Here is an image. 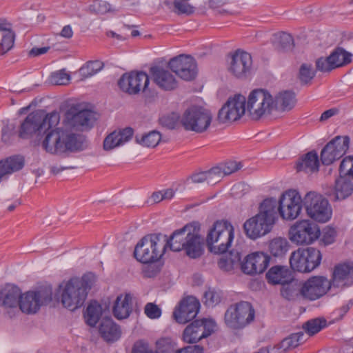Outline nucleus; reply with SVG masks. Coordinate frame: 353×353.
<instances>
[{"label":"nucleus","mask_w":353,"mask_h":353,"mask_svg":"<svg viewBox=\"0 0 353 353\" xmlns=\"http://www.w3.org/2000/svg\"><path fill=\"white\" fill-rule=\"evenodd\" d=\"M70 80V74L64 70L52 72L50 77V83L54 85H67Z\"/></svg>","instance_id":"nucleus-50"},{"label":"nucleus","mask_w":353,"mask_h":353,"mask_svg":"<svg viewBox=\"0 0 353 353\" xmlns=\"http://www.w3.org/2000/svg\"><path fill=\"white\" fill-rule=\"evenodd\" d=\"M303 206V199L299 192L296 190H289L281 194L278 211L283 219L292 221L300 215Z\"/></svg>","instance_id":"nucleus-13"},{"label":"nucleus","mask_w":353,"mask_h":353,"mask_svg":"<svg viewBox=\"0 0 353 353\" xmlns=\"http://www.w3.org/2000/svg\"><path fill=\"white\" fill-rule=\"evenodd\" d=\"M15 34L13 31H8L2 34V39L0 42V55H3L10 50L14 43Z\"/></svg>","instance_id":"nucleus-45"},{"label":"nucleus","mask_w":353,"mask_h":353,"mask_svg":"<svg viewBox=\"0 0 353 353\" xmlns=\"http://www.w3.org/2000/svg\"><path fill=\"white\" fill-rule=\"evenodd\" d=\"M150 74L157 85L165 91H170L178 87V81L172 73L162 67L154 66L150 68Z\"/></svg>","instance_id":"nucleus-22"},{"label":"nucleus","mask_w":353,"mask_h":353,"mask_svg":"<svg viewBox=\"0 0 353 353\" xmlns=\"http://www.w3.org/2000/svg\"><path fill=\"white\" fill-rule=\"evenodd\" d=\"M255 317V310L248 301H240L230 305L225 313L224 320L228 327L239 330L250 324Z\"/></svg>","instance_id":"nucleus-10"},{"label":"nucleus","mask_w":353,"mask_h":353,"mask_svg":"<svg viewBox=\"0 0 353 353\" xmlns=\"http://www.w3.org/2000/svg\"><path fill=\"white\" fill-rule=\"evenodd\" d=\"M252 59L251 54L242 50H236L228 59V72L237 79H245L252 72Z\"/></svg>","instance_id":"nucleus-15"},{"label":"nucleus","mask_w":353,"mask_h":353,"mask_svg":"<svg viewBox=\"0 0 353 353\" xmlns=\"http://www.w3.org/2000/svg\"><path fill=\"white\" fill-rule=\"evenodd\" d=\"M247 112L252 120L257 121L273 113L272 95L265 89H255L246 100Z\"/></svg>","instance_id":"nucleus-7"},{"label":"nucleus","mask_w":353,"mask_h":353,"mask_svg":"<svg viewBox=\"0 0 353 353\" xmlns=\"http://www.w3.org/2000/svg\"><path fill=\"white\" fill-rule=\"evenodd\" d=\"M195 227L194 224H188L183 228L175 230L166 245H168L170 248L174 252L182 250L185 246V241L190 236Z\"/></svg>","instance_id":"nucleus-26"},{"label":"nucleus","mask_w":353,"mask_h":353,"mask_svg":"<svg viewBox=\"0 0 353 353\" xmlns=\"http://www.w3.org/2000/svg\"><path fill=\"white\" fill-rule=\"evenodd\" d=\"M189 313L185 311L184 308H182L181 305L179 307L173 312V317L179 323L184 324L194 319L193 317H189Z\"/></svg>","instance_id":"nucleus-56"},{"label":"nucleus","mask_w":353,"mask_h":353,"mask_svg":"<svg viewBox=\"0 0 353 353\" xmlns=\"http://www.w3.org/2000/svg\"><path fill=\"white\" fill-rule=\"evenodd\" d=\"M330 287L331 282L325 277L312 276L303 283L301 294L307 299L316 300L324 295Z\"/></svg>","instance_id":"nucleus-19"},{"label":"nucleus","mask_w":353,"mask_h":353,"mask_svg":"<svg viewBox=\"0 0 353 353\" xmlns=\"http://www.w3.org/2000/svg\"><path fill=\"white\" fill-rule=\"evenodd\" d=\"M352 305L353 302L350 301L347 305H343L341 307L335 310L334 312L335 317L332 319V323L342 319Z\"/></svg>","instance_id":"nucleus-60"},{"label":"nucleus","mask_w":353,"mask_h":353,"mask_svg":"<svg viewBox=\"0 0 353 353\" xmlns=\"http://www.w3.org/2000/svg\"><path fill=\"white\" fill-rule=\"evenodd\" d=\"M150 80L143 72H132L124 74L118 82L121 90L130 94H136L141 90L145 92Z\"/></svg>","instance_id":"nucleus-18"},{"label":"nucleus","mask_w":353,"mask_h":353,"mask_svg":"<svg viewBox=\"0 0 353 353\" xmlns=\"http://www.w3.org/2000/svg\"><path fill=\"white\" fill-rule=\"evenodd\" d=\"M132 297L130 294L120 295L115 301L113 313L118 319H123L129 316L132 311Z\"/></svg>","instance_id":"nucleus-34"},{"label":"nucleus","mask_w":353,"mask_h":353,"mask_svg":"<svg viewBox=\"0 0 353 353\" xmlns=\"http://www.w3.org/2000/svg\"><path fill=\"white\" fill-rule=\"evenodd\" d=\"M215 323L211 319L196 320L183 331V339L188 343H196L210 336L214 330Z\"/></svg>","instance_id":"nucleus-16"},{"label":"nucleus","mask_w":353,"mask_h":353,"mask_svg":"<svg viewBox=\"0 0 353 353\" xmlns=\"http://www.w3.org/2000/svg\"><path fill=\"white\" fill-rule=\"evenodd\" d=\"M204 304L208 307H213L221 302V294L214 289H209L204 294Z\"/></svg>","instance_id":"nucleus-49"},{"label":"nucleus","mask_w":353,"mask_h":353,"mask_svg":"<svg viewBox=\"0 0 353 353\" xmlns=\"http://www.w3.org/2000/svg\"><path fill=\"white\" fill-rule=\"evenodd\" d=\"M103 68V62L96 60L88 61L79 70L82 79H87L96 74Z\"/></svg>","instance_id":"nucleus-41"},{"label":"nucleus","mask_w":353,"mask_h":353,"mask_svg":"<svg viewBox=\"0 0 353 353\" xmlns=\"http://www.w3.org/2000/svg\"><path fill=\"white\" fill-rule=\"evenodd\" d=\"M350 139L347 136H336L332 139V161L342 157L349 148Z\"/></svg>","instance_id":"nucleus-35"},{"label":"nucleus","mask_w":353,"mask_h":353,"mask_svg":"<svg viewBox=\"0 0 353 353\" xmlns=\"http://www.w3.org/2000/svg\"><path fill=\"white\" fill-rule=\"evenodd\" d=\"M305 341L304 334L301 332L294 333L283 339L276 345L273 350L274 353H285L292 349L296 347Z\"/></svg>","instance_id":"nucleus-33"},{"label":"nucleus","mask_w":353,"mask_h":353,"mask_svg":"<svg viewBox=\"0 0 353 353\" xmlns=\"http://www.w3.org/2000/svg\"><path fill=\"white\" fill-rule=\"evenodd\" d=\"M321 261V252L313 247L299 248L290 257L291 268L300 272H312L320 265Z\"/></svg>","instance_id":"nucleus-11"},{"label":"nucleus","mask_w":353,"mask_h":353,"mask_svg":"<svg viewBox=\"0 0 353 353\" xmlns=\"http://www.w3.org/2000/svg\"><path fill=\"white\" fill-rule=\"evenodd\" d=\"M317 70L322 72H329L331 70V54L325 57H320L316 61Z\"/></svg>","instance_id":"nucleus-57"},{"label":"nucleus","mask_w":353,"mask_h":353,"mask_svg":"<svg viewBox=\"0 0 353 353\" xmlns=\"http://www.w3.org/2000/svg\"><path fill=\"white\" fill-rule=\"evenodd\" d=\"M321 162L325 165L331 164V141L327 143L321 152Z\"/></svg>","instance_id":"nucleus-58"},{"label":"nucleus","mask_w":353,"mask_h":353,"mask_svg":"<svg viewBox=\"0 0 353 353\" xmlns=\"http://www.w3.org/2000/svg\"><path fill=\"white\" fill-rule=\"evenodd\" d=\"M14 126H10L8 124L3 126L1 130V140L3 143L6 144L10 143L11 138L14 134Z\"/></svg>","instance_id":"nucleus-62"},{"label":"nucleus","mask_w":353,"mask_h":353,"mask_svg":"<svg viewBox=\"0 0 353 353\" xmlns=\"http://www.w3.org/2000/svg\"><path fill=\"white\" fill-rule=\"evenodd\" d=\"M99 330L101 336L107 341H115L121 334L119 326L110 318H104L101 320Z\"/></svg>","instance_id":"nucleus-30"},{"label":"nucleus","mask_w":353,"mask_h":353,"mask_svg":"<svg viewBox=\"0 0 353 353\" xmlns=\"http://www.w3.org/2000/svg\"><path fill=\"white\" fill-rule=\"evenodd\" d=\"M133 135V130L126 128L119 131H114L108 135L103 141L105 150H110L129 141Z\"/></svg>","instance_id":"nucleus-28"},{"label":"nucleus","mask_w":353,"mask_h":353,"mask_svg":"<svg viewBox=\"0 0 353 353\" xmlns=\"http://www.w3.org/2000/svg\"><path fill=\"white\" fill-rule=\"evenodd\" d=\"M89 11L92 13L104 14L112 11L111 6L105 1H94L89 6Z\"/></svg>","instance_id":"nucleus-53"},{"label":"nucleus","mask_w":353,"mask_h":353,"mask_svg":"<svg viewBox=\"0 0 353 353\" xmlns=\"http://www.w3.org/2000/svg\"><path fill=\"white\" fill-rule=\"evenodd\" d=\"M144 312L145 315L151 319H158L161 315V310L158 305L153 303H148L144 307Z\"/></svg>","instance_id":"nucleus-55"},{"label":"nucleus","mask_w":353,"mask_h":353,"mask_svg":"<svg viewBox=\"0 0 353 353\" xmlns=\"http://www.w3.org/2000/svg\"><path fill=\"white\" fill-rule=\"evenodd\" d=\"M206 183L208 185H214L219 182L223 177V173L220 167H214L205 171Z\"/></svg>","instance_id":"nucleus-52"},{"label":"nucleus","mask_w":353,"mask_h":353,"mask_svg":"<svg viewBox=\"0 0 353 353\" xmlns=\"http://www.w3.org/2000/svg\"><path fill=\"white\" fill-rule=\"evenodd\" d=\"M246 98L240 94L230 97L220 109L218 119L221 123L233 122L240 119L246 112Z\"/></svg>","instance_id":"nucleus-14"},{"label":"nucleus","mask_w":353,"mask_h":353,"mask_svg":"<svg viewBox=\"0 0 353 353\" xmlns=\"http://www.w3.org/2000/svg\"><path fill=\"white\" fill-rule=\"evenodd\" d=\"M59 121L60 115L56 111L49 114L42 111L33 112L21 123L19 136L28 139L37 132L43 131L45 136L41 147L51 154L62 155L85 150L87 147L85 137L67 129L57 128Z\"/></svg>","instance_id":"nucleus-1"},{"label":"nucleus","mask_w":353,"mask_h":353,"mask_svg":"<svg viewBox=\"0 0 353 353\" xmlns=\"http://www.w3.org/2000/svg\"><path fill=\"white\" fill-rule=\"evenodd\" d=\"M21 292L16 285L6 284L0 288V305L6 308L17 307L19 305Z\"/></svg>","instance_id":"nucleus-25"},{"label":"nucleus","mask_w":353,"mask_h":353,"mask_svg":"<svg viewBox=\"0 0 353 353\" xmlns=\"http://www.w3.org/2000/svg\"><path fill=\"white\" fill-rule=\"evenodd\" d=\"M52 299V288L50 285H45L36 291L21 294L19 307L24 313L34 314L41 305L49 303Z\"/></svg>","instance_id":"nucleus-12"},{"label":"nucleus","mask_w":353,"mask_h":353,"mask_svg":"<svg viewBox=\"0 0 353 353\" xmlns=\"http://www.w3.org/2000/svg\"><path fill=\"white\" fill-rule=\"evenodd\" d=\"M278 202L276 199H265L260 204L259 212L247 219L243 228L245 236L251 240H256L269 234L276 221Z\"/></svg>","instance_id":"nucleus-2"},{"label":"nucleus","mask_w":353,"mask_h":353,"mask_svg":"<svg viewBox=\"0 0 353 353\" xmlns=\"http://www.w3.org/2000/svg\"><path fill=\"white\" fill-rule=\"evenodd\" d=\"M102 314V308L97 301L90 303L84 315L85 322L91 327H94L99 321Z\"/></svg>","instance_id":"nucleus-37"},{"label":"nucleus","mask_w":353,"mask_h":353,"mask_svg":"<svg viewBox=\"0 0 353 353\" xmlns=\"http://www.w3.org/2000/svg\"><path fill=\"white\" fill-rule=\"evenodd\" d=\"M212 117L209 110L201 106H191L180 117V124L186 131L200 134L208 130Z\"/></svg>","instance_id":"nucleus-6"},{"label":"nucleus","mask_w":353,"mask_h":353,"mask_svg":"<svg viewBox=\"0 0 353 353\" xmlns=\"http://www.w3.org/2000/svg\"><path fill=\"white\" fill-rule=\"evenodd\" d=\"M179 122L180 123V118L176 113L163 116L160 119L161 124L168 129H174Z\"/></svg>","instance_id":"nucleus-54"},{"label":"nucleus","mask_w":353,"mask_h":353,"mask_svg":"<svg viewBox=\"0 0 353 353\" xmlns=\"http://www.w3.org/2000/svg\"><path fill=\"white\" fill-rule=\"evenodd\" d=\"M165 246L158 235H147L137 244L134 255L137 261L143 263H152L161 258Z\"/></svg>","instance_id":"nucleus-5"},{"label":"nucleus","mask_w":353,"mask_h":353,"mask_svg":"<svg viewBox=\"0 0 353 353\" xmlns=\"http://www.w3.org/2000/svg\"><path fill=\"white\" fill-rule=\"evenodd\" d=\"M155 353H174L176 345L170 338H162L157 341Z\"/></svg>","instance_id":"nucleus-46"},{"label":"nucleus","mask_w":353,"mask_h":353,"mask_svg":"<svg viewBox=\"0 0 353 353\" xmlns=\"http://www.w3.org/2000/svg\"><path fill=\"white\" fill-rule=\"evenodd\" d=\"M268 282L272 285H288L293 280L292 272L287 266H272L266 273Z\"/></svg>","instance_id":"nucleus-24"},{"label":"nucleus","mask_w":353,"mask_h":353,"mask_svg":"<svg viewBox=\"0 0 353 353\" xmlns=\"http://www.w3.org/2000/svg\"><path fill=\"white\" fill-rule=\"evenodd\" d=\"M189 0H174L173 11L178 14H190L194 12V7L188 3Z\"/></svg>","instance_id":"nucleus-51"},{"label":"nucleus","mask_w":353,"mask_h":353,"mask_svg":"<svg viewBox=\"0 0 353 353\" xmlns=\"http://www.w3.org/2000/svg\"><path fill=\"white\" fill-rule=\"evenodd\" d=\"M168 67L185 81L193 80L197 74L195 60L188 55L181 54L171 59L168 62Z\"/></svg>","instance_id":"nucleus-17"},{"label":"nucleus","mask_w":353,"mask_h":353,"mask_svg":"<svg viewBox=\"0 0 353 353\" xmlns=\"http://www.w3.org/2000/svg\"><path fill=\"white\" fill-rule=\"evenodd\" d=\"M303 205L307 215L313 221L321 223L327 222L331 217L329 201L321 194L310 191L303 198Z\"/></svg>","instance_id":"nucleus-9"},{"label":"nucleus","mask_w":353,"mask_h":353,"mask_svg":"<svg viewBox=\"0 0 353 353\" xmlns=\"http://www.w3.org/2000/svg\"><path fill=\"white\" fill-rule=\"evenodd\" d=\"M92 282L87 276L73 278L65 285L61 293L63 305L71 311L81 307L85 303Z\"/></svg>","instance_id":"nucleus-3"},{"label":"nucleus","mask_w":353,"mask_h":353,"mask_svg":"<svg viewBox=\"0 0 353 353\" xmlns=\"http://www.w3.org/2000/svg\"><path fill=\"white\" fill-rule=\"evenodd\" d=\"M340 176L351 177L353 179V156L344 158L339 166Z\"/></svg>","instance_id":"nucleus-47"},{"label":"nucleus","mask_w":353,"mask_h":353,"mask_svg":"<svg viewBox=\"0 0 353 353\" xmlns=\"http://www.w3.org/2000/svg\"><path fill=\"white\" fill-rule=\"evenodd\" d=\"M234 237V228L228 221H216L207 235L209 250L214 254L225 253L230 248Z\"/></svg>","instance_id":"nucleus-4"},{"label":"nucleus","mask_w":353,"mask_h":353,"mask_svg":"<svg viewBox=\"0 0 353 353\" xmlns=\"http://www.w3.org/2000/svg\"><path fill=\"white\" fill-rule=\"evenodd\" d=\"M319 161L317 153L310 151L302 157L296 163L297 172L313 173L319 170Z\"/></svg>","instance_id":"nucleus-31"},{"label":"nucleus","mask_w":353,"mask_h":353,"mask_svg":"<svg viewBox=\"0 0 353 353\" xmlns=\"http://www.w3.org/2000/svg\"><path fill=\"white\" fill-rule=\"evenodd\" d=\"M236 265V260L234 259V261H233V262L231 261L230 259H229L228 255L222 256L218 262V265L219 268L226 272L232 270L234 268V265Z\"/></svg>","instance_id":"nucleus-59"},{"label":"nucleus","mask_w":353,"mask_h":353,"mask_svg":"<svg viewBox=\"0 0 353 353\" xmlns=\"http://www.w3.org/2000/svg\"><path fill=\"white\" fill-rule=\"evenodd\" d=\"M186 254L192 259L200 257L203 252V241L199 233V228L195 227L194 230L185 241L183 249Z\"/></svg>","instance_id":"nucleus-29"},{"label":"nucleus","mask_w":353,"mask_h":353,"mask_svg":"<svg viewBox=\"0 0 353 353\" xmlns=\"http://www.w3.org/2000/svg\"><path fill=\"white\" fill-rule=\"evenodd\" d=\"M132 353H152L148 344L143 341L136 342L132 348Z\"/></svg>","instance_id":"nucleus-61"},{"label":"nucleus","mask_w":353,"mask_h":353,"mask_svg":"<svg viewBox=\"0 0 353 353\" xmlns=\"http://www.w3.org/2000/svg\"><path fill=\"white\" fill-rule=\"evenodd\" d=\"M270 253L274 256H281L288 251V243L285 238H274L269 242Z\"/></svg>","instance_id":"nucleus-40"},{"label":"nucleus","mask_w":353,"mask_h":353,"mask_svg":"<svg viewBox=\"0 0 353 353\" xmlns=\"http://www.w3.org/2000/svg\"><path fill=\"white\" fill-rule=\"evenodd\" d=\"M295 93L291 91H282L272 96V108L274 112H285L291 110L296 104Z\"/></svg>","instance_id":"nucleus-27"},{"label":"nucleus","mask_w":353,"mask_h":353,"mask_svg":"<svg viewBox=\"0 0 353 353\" xmlns=\"http://www.w3.org/2000/svg\"><path fill=\"white\" fill-rule=\"evenodd\" d=\"M97 119L96 112L89 110H83L71 117L68 116L66 122L61 128L67 129L72 133L73 132L69 128H72L76 130L83 131L90 129ZM74 134L75 133L74 132Z\"/></svg>","instance_id":"nucleus-20"},{"label":"nucleus","mask_w":353,"mask_h":353,"mask_svg":"<svg viewBox=\"0 0 353 353\" xmlns=\"http://www.w3.org/2000/svg\"><path fill=\"white\" fill-rule=\"evenodd\" d=\"M315 76V71L314 70L312 64L303 63L299 69V78L301 83H307Z\"/></svg>","instance_id":"nucleus-48"},{"label":"nucleus","mask_w":353,"mask_h":353,"mask_svg":"<svg viewBox=\"0 0 353 353\" xmlns=\"http://www.w3.org/2000/svg\"><path fill=\"white\" fill-rule=\"evenodd\" d=\"M321 235L319 225L310 219H302L292 225L288 231L290 241L296 245L314 243Z\"/></svg>","instance_id":"nucleus-8"},{"label":"nucleus","mask_w":353,"mask_h":353,"mask_svg":"<svg viewBox=\"0 0 353 353\" xmlns=\"http://www.w3.org/2000/svg\"><path fill=\"white\" fill-rule=\"evenodd\" d=\"M274 47L280 52L292 50L294 47V39L290 34L279 33L275 37Z\"/></svg>","instance_id":"nucleus-39"},{"label":"nucleus","mask_w":353,"mask_h":353,"mask_svg":"<svg viewBox=\"0 0 353 353\" xmlns=\"http://www.w3.org/2000/svg\"><path fill=\"white\" fill-rule=\"evenodd\" d=\"M270 256L262 252L248 254L241 263L242 271L247 274H261L268 268Z\"/></svg>","instance_id":"nucleus-21"},{"label":"nucleus","mask_w":353,"mask_h":353,"mask_svg":"<svg viewBox=\"0 0 353 353\" xmlns=\"http://www.w3.org/2000/svg\"><path fill=\"white\" fill-rule=\"evenodd\" d=\"M326 326V320L323 318H316L307 321L303 326L305 332L310 336L319 332Z\"/></svg>","instance_id":"nucleus-43"},{"label":"nucleus","mask_w":353,"mask_h":353,"mask_svg":"<svg viewBox=\"0 0 353 353\" xmlns=\"http://www.w3.org/2000/svg\"><path fill=\"white\" fill-rule=\"evenodd\" d=\"M181 349L183 353H203V347L199 345H189Z\"/></svg>","instance_id":"nucleus-64"},{"label":"nucleus","mask_w":353,"mask_h":353,"mask_svg":"<svg viewBox=\"0 0 353 353\" xmlns=\"http://www.w3.org/2000/svg\"><path fill=\"white\" fill-rule=\"evenodd\" d=\"M241 168L240 163H237L234 161H231L227 163L223 168H221V170L223 173V176L225 175L230 174L237 170H239Z\"/></svg>","instance_id":"nucleus-63"},{"label":"nucleus","mask_w":353,"mask_h":353,"mask_svg":"<svg viewBox=\"0 0 353 353\" xmlns=\"http://www.w3.org/2000/svg\"><path fill=\"white\" fill-rule=\"evenodd\" d=\"M352 61V54L342 48L332 52V69L343 67Z\"/></svg>","instance_id":"nucleus-38"},{"label":"nucleus","mask_w":353,"mask_h":353,"mask_svg":"<svg viewBox=\"0 0 353 353\" xmlns=\"http://www.w3.org/2000/svg\"><path fill=\"white\" fill-rule=\"evenodd\" d=\"M182 308L189 313V317H196L199 312L200 303L199 301L194 296H188L183 299L180 304Z\"/></svg>","instance_id":"nucleus-44"},{"label":"nucleus","mask_w":353,"mask_h":353,"mask_svg":"<svg viewBox=\"0 0 353 353\" xmlns=\"http://www.w3.org/2000/svg\"><path fill=\"white\" fill-rule=\"evenodd\" d=\"M24 165V159L21 156H13L0 161V180L8 174L19 171Z\"/></svg>","instance_id":"nucleus-32"},{"label":"nucleus","mask_w":353,"mask_h":353,"mask_svg":"<svg viewBox=\"0 0 353 353\" xmlns=\"http://www.w3.org/2000/svg\"><path fill=\"white\" fill-rule=\"evenodd\" d=\"M353 192V184L347 177L339 176L335 183V194L336 199H344Z\"/></svg>","instance_id":"nucleus-36"},{"label":"nucleus","mask_w":353,"mask_h":353,"mask_svg":"<svg viewBox=\"0 0 353 353\" xmlns=\"http://www.w3.org/2000/svg\"><path fill=\"white\" fill-rule=\"evenodd\" d=\"M353 284V263H344L335 266L332 272V285L338 288Z\"/></svg>","instance_id":"nucleus-23"},{"label":"nucleus","mask_w":353,"mask_h":353,"mask_svg":"<svg viewBox=\"0 0 353 353\" xmlns=\"http://www.w3.org/2000/svg\"><path fill=\"white\" fill-rule=\"evenodd\" d=\"M161 137L159 132L152 131L139 138L136 137V141L138 143L148 148L156 147L161 141Z\"/></svg>","instance_id":"nucleus-42"}]
</instances>
